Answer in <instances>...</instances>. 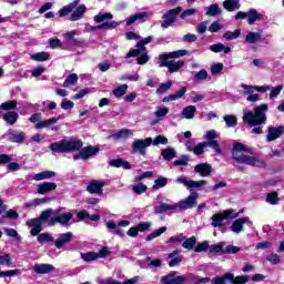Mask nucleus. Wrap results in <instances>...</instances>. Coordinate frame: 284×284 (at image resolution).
I'll return each instance as SVG.
<instances>
[{
  "instance_id": "1",
  "label": "nucleus",
  "mask_w": 284,
  "mask_h": 284,
  "mask_svg": "<svg viewBox=\"0 0 284 284\" xmlns=\"http://www.w3.org/2000/svg\"><path fill=\"white\" fill-rule=\"evenodd\" d=\"M49 150L53 152V154H70V152H79L73 155L74 161H79L82 159L83 161H88V159L95 156L101 152V148L99 146H84L83 141L81 139H63L59 142H53L49 145Z\"/></svg>"
},
{
  "instance_id": "2",
  "label": "nucleus",
  "mask_w": 284,
  "mask_h": 284,
  "mask_svg": "<svg viewBox=\"0 0 284 284\" xmlns=\"http://www.w3.org/2000/svg\"><path fill=\"white\" fill-rule=\"evenodd\" d=\"M270 110V105L263 103L261 105L254 106L253 111H247L243 114V123H247L248 128H253L251 134H263V128L267 122V115L265 112Z\"/></svg>"
},
{
  "instance_id": "3",
  "label": "nucleus",
  "mask_w": 284,
  "mask_h": 284,
  "mask_svg": "<svg viewBox=\"0 0 284 284\" xmlns=\"http://www.w3.org/2000/svg\"><path fill=\"white\" fill-rule=\"evenodd\" d=\"M239 152H246V154H254L253 149L247 148V145L241 142H235L231 151L232 159L233 161H235V163L251 165L252 168H267V163H265L264 160H261L252 155H245V154L240 155Z\"/></svg>"
},
{
  "instance_id": "4",
  "label": "nucleus",
  "mask_w": 284,
  "mask_h": 284,
  "mask_svg": "<svg viewBox=\"0 0 284 284\" xmlns=\"http://www.w3.org/2000/svg\"><path fill=\"white\" fill-rule=\"evenodd\" d=\"M250 281V277L245 275L234 276V273H224L222 276H215L212 278L211 284H245Z\"/></svg>"
},
{
  "instance_id": "5",
  "label": "nucleus",
  "mask_w": 284,
  "mask_h": 284,
  "mask_svg": "<svg viewBox=\"0 0 284 284\" xmlns=\"http://www.w3.org/2000/svg\"><path fill=\"white\" fill-rule=\"evenodd\" d=\"M239 216V213H234V211L225 210L223 213H216L211 217L212 227H225V224L221 223L222 221H225V219L234 220Z\"/></svg>"
},
{
  "instance_id": "6",
  "label": "nucleus",
  "mask_w": 284,
  "mask_h": 284,
  "mask_svg": "<svg viewBox=\"0 0 284 284\" xmlns=\"http://www.w3.org/2000/svg\"><path fill=\"white\" fill-rule=\"evenodd\" d=\"M152 145V138H146L145 140H135L132 144L133 152H138V154H142L145 156L148 154L146 149Z\"/></svg>"
},
{
  "instance_id": "7",
  "label": "nucleus",
  "mask_w": 284,
  "mask_h": 284,
  "mask_svg": "<svg viewBox=\"0 0 284 284\" xmlns=\"http://www.w3.org/2000/svg\"><path fill=\"white\" fill-rule=\"evenodd\" d=\"M187 281L186 275L176 276V272H171L161 277L160 283L162 284H183Z\"/></svg>"
},
{
  "instance_id": "8",
  "label": "nucleus",
  "mask_w": 284,
  "mask_h": 284,
  "mask_svg": "<svg viewBox=\"0 0 284 284\" xmlns=\"http://www.w3.org/2000/svg\"><path fill=\"white\" fill-rule=\"evenodd\" d=\"M196 199H199V193L193 192L185 200L180 201L178 207H180V210H193V207L199 205Z\"/></svg>"
},
{
  "instance_id": "9",
  "label": "nucleus",
  "mask_w": 284,
  "mask_h": 284,
  "mask_svg": "<svg viewBox=\"0 0 284 284\" xmlns=\"http://www.w3.org/2000/svg\"><path fill=\"white\" fill-rule=\"evenodd\" d=\"M26 225L28 227H32L30 231L31 236H39V234L43 232V224L41 220L38 217L27 220Z\"/></svg>"
},
{
  "instance_id": "10",
  "label": "nucleus",
  "mask_w": 284,
  "mask_h": 284,
  "mask_svg": "<svg viewBox=\"0 0 284 284\" xmlns=\"http://www.w3.org/2000/svg\"><path fill=\"white\" fill-rule=\"evenodd\" d=\"M103 187H105V181L91 180L87 186L89 194H103Z\"/></svg>"
},
{
  "instance_id": "11",
  "label": "nucleus",
  "mask_w": 284,
  "mask_h": 284,
  "mask_svg": "<svg viewBox=\"0 0 284 284\" xmlns=\"http://www.w3.org/2000/svg\"><path fill=\"white\" fill-rule=\"evenodd\" d=\"M77 30L68 31L67 33H64L65 43H68V45H71L72 48H81V45H83V41L74 38L77 37Z\"/></svg>"
},
{
  "instance_id": "12",
  "label": "nucleus",
  "mask_w": 284,
  "mask_h": 284,
  "mask_svg": "<svg viewBox=\"0 0 284 284\" xmlns=\"http://www.w3.org/2000/svg\"><path fill=\"white\" fill-rule=\"evenodd\" d=\"M72 239H74V234H72V232L60 234V237L54 241L57 250H61L63 245H68V243H71Z\"/></svg>"
},
{
  "instance_id": "13",
  "label": "nucleus",
  "mask_w": 284,
  "mask_h": 284,
  "mask_svg": "<svg viewBox=\"0 0 284 284\" xmlns=\"http://www.w3.org/2000/svg\"><path fill=\"white\" fill-rule=\"evenodd\" d=\"M284 134V126H268V133L266 135L267 141H276L280 136Z\"/></svg>"
},
{
  "instance_id": "14",
  "label": "nucleus",
  "mask_w": 284,
  "mask_h": 284,
  "mask_svg": "<svg viewBox=\"0 0 284 284\" xmlns=\"http://www.w3.org/2000/svg\"><path fill=\"white\" fill-rule=\"evenodd\" d=\"M194 172L200 176H210L212 174V165L210 163H200L194 166Z\"/></svg>"
},
{
  "instance_id": "15",
  "label": "nucleus",
  "mask_w": 284,
  "mask_h": 284,
  "mask_svg": "<svg viewBox=\"0 0 284 284\" xmlns=\"http://www.w3.org/2000/svg\"><path fill=\"white\" fill-rule=\"evenodd\" d=\"M57 190V183L54 182H42L38 185V194H50Z\"/></svg>"
},
{
  "instance_id": "16",
  "label": "nucleus",
  "mask_w": 284,
  "mask_h": 284,
  "mask_svg": "<svg viewBox=\"0 0 284 284\" xmlns=\"http://www.w3.org/2000/svg\"><path fill=\"white\" fill-rule=\"evenodd\" d=\"M185 92H187V88L182 87L178 92L174 94L166 95L162 99V103H170V101H176L179 99H183L185 97Z\"/></svg>"
},
{
  "instance_id": "17",
  "label": "nucleus",
  "mask_w": 284,
  "mask_h": 284,
  "mask_svg": "<svg viewBox=\"0 0 284 284\" xmlns=\"http://www.w3.org/2000/svg\"><path fill=\"white\" fill-rule=\"evenodd\" d=\"M36 274H52L54 272V265L52 264H36L33 266Z\"/></svg>"
},
{
  "instance_id": "18",
  "label": "nucleus",
  "mask_w": 284,
  "mask_h": 284,
  "mask_svg": "<svg viewBox=\"0 0 284 284\" xmlns=\"http://www.w3.org/2000/svg\"><path fill=\"white\" fill-rule=\"evenodd\" d=\"M250 222V217H240L233 222L231 225V232H235V234H241L243 232V225Z\"/></svg>"
},
{
  "instance_id": "19",
  "label": "nucleus",
  "mask_w": 284,
  "mask_h": 284,
  "mask_svg": "<svg viewBox=\"0 0 284 284\" xmlns=\"http://www.w3.org/2000/svg\"><path fill=\"white\" fill-rule=\"evenodd\" d=\"M120 23L116 21L103 22L102 24L91 27V32H97V30H116Z\"/></svg>"
},
{
  "instance_id": "20",
  "label": "nucleus",
  "mask_w": 284,
  "mask_h": 284,
  "mask_svg": "<svg viewBox=\"0 0 284 284\" xmlns=\"http://www.w3.org/2000/svg\"><path fill=\"white\" fill-rule=\"evenodd\" d=\"M247 23L248 26H254L256 21H263V13H258L256 9H248L247 11Z\"/></svg>"
},
{
  "instance_id": "21",
  "label": "nucleus",
  "mask_w": 284,
  "mask_h": 284,
  "mask_svg": "<svg viewBox=\"0 0 284 284\" xmlns=\"http://www.w3.org/2000/svg\"><path fill=\"white\" fill-rule=\"evenodd\" d=\"M183 8L176 7L174 9L169 10L166 13L163 14V19H166L170 23H174L176 21V17L181 14Z\"/></svg>"
},
{
  "instance_id": "22",
  "label": "nucleus",
  "mask_w": 284,
  "mask_h": 284,
  "mask_svg": "<svg viewBox=\"0 0 284 284\" xmlns=\"http://www.w3.org/2000/svg\"><path fill=\"white\" fill-rule=\"evenodd\" d=\"M2 119L9 125H14V123L19 121V113H17V111H8L7 113L3 114Z\"/></svg>"
},
{
  "instance_id": "23",
  "label": "nucleus",
  "mask_w": 284,
  "mask_h": 284,
  "mask_svg": "<svg viewBox=\"0 0 284 284\" xmlns=\"http://www.w3.org/2000/svg\"><path fill=\"white\" fill-rule=\"evenodd\" d=\"M85 4H81L72 13L70 17V21H79L81 19H83V14H85Z\"/></svg>"
},
{
  "instance_id": "24",
  "label": "nucleus",
  "mask_w": 284,
  "mask_h": 284,
  "mask_svg": "<svg viewBox=\"0 0 284 284\" xmlns=\"http://www.w3.org/2000/svg\"><path fill=\"white\" fill-rule=\"evenodd\" d=\"M10 143H23L26 141V133L13 131L8 139Z\"/></svg>"
},
{
  "instance_id": "25",
  "label": "nucleus",
  "mask_w": 284,
  "mask_h": 284,
  "mask_svg": "<svg viewBox=\"0 0 284 284\" xmlns=\"http://www.w3.org/2000/svg\"><path fill=\"white\" fill-rule=\"evenodd\" d=\"M194 114H196L195 105H187L182 110L181 118L182 119H194Z\"/></svg>"
},
{
  "instance_id": "26",
  "label": "nucleus",
  "mask_w": 284,
  "mask_h": 284,
  "mask_svg": "<svg viewBox=\"0 0 284 284\" xmlns=\"http://www.w3.org/2000/svg\"><path fill=\"white\" fill-rule=\"evenodd\" d=\"M74 216V214H72L71 212L61 214L58 217V223H60V225H64V227H70V221H72V217Z\"/></svg>"
},
{
  "instance_id": "27",
  "label": "nucleus",
  "mask_w": 284,
  "mask_h": 284,
  "mask_svg": "<svg viewBox=\"0 0 284 284\" xmlns=\"http://www.w3.org/2000/svg\"><path fill=\"white\" fill-rule=\"evenodd\" d=\"M30 59H32V61H37L38 63H43V61H48L50 59V53L45 51H41L34 54H31Z\"/></svg>"
},
{
  "instance_id": "28",
  "label": "nucleus",
  "mask_w": 284,
  "mask_h": 284,
  "mask_svg": "<svg viewBox=\"0 0 284 284\" xmlns=\"http://www.w3.org/2000/svg\"><path fill=\"white\" fill-rule=\"evenodd\" d=\"M239 3H241V0H225L223 2V8L227 12H234V10H237Z\"/></svg>"
},
{
  "instance_id": "29",
  "label": "nucleus",
  "mask_w": 284,
  "mask_h": 284,
  "mask_svg": "<svg viewBox=\"0 0 284 284\" xmlns=\"http://www.w3.org/2000/svg\"><path fill=\"white\" fill-rule=\"evenodd\" d=\"M210 50L215 53L224 52V54H230V52H232V48L225 47L223 43L212 44Z\"/></svg>"
},
{
  "instance_id": "30",
  "label": "nucleus",
  "mask_w": 284,
  "mask_h": 284,
  "mask_svg": "<svg viewBox=\"0 0 284 284\" xmlns=\"http://www.w3.org/2000/svg\"><path fill=\"white\" fill-rule=\"evenodd\" d=\"M161 154L164 161H172V159L176 158V151L172 146H168L166 149H163Z\"/></svg>"
},
{
  "instance_id": "31",
  "label": "nucleus",
  "mask_w": 284,
  "mask_h": 284,
  "mask_svg": "<svg viewBox=\"0 0 284 284\" xmlns=\"http://www.w3.org/2000/svg\"><path fill=\"white\" fill-rule=\"evenodd\" d=\"M57 176L54 171H42L34 175V181H45L47 179H52Z\"/></svg>"
},
{
  "instance_id": "32",
  "label": "nucleus",
  "mask_w": 284,
  "mask_h": 284,
  "mask_svg": "<svg viewBox=\"0 0 284 284\" xmlns=\"http://www.w3.org/2000/svg\"><path fill=\"white\" fill-rule=\"evenodd\" d=\"M59 122V118H51L49 120L40 121L36 123V130H42V128H50V125H54V123Z\"/></svg>"
},
{
  "instance_id": "33",
  "label": "nucleus",
  "mask_w": 284,
  "mask_h": 284,
  "mask_svg": "<svg viewBox=\"0 0 284 284\" xmlns=\"http://www.w3.org/2000/svg\"><path fill=\"white\" fill-rule=\"evenodd\" d=\"M145 17H148V12H140V13L130 16L129 18H126V26H133V23H136V21H141L142 19H145Z\"/></svg>"
},
{
  "instance_id": "34",
  "label": "nucleus",
  "mask_w": 284,
  "mask_h": 284,
  "mask_svg": "<svg viewBox=\"0 0 284 284\" xmlns=\"http://www.w3.org/2000/svg\"><path fill=\"white\" fill-rule=\"evenodd\" d=\"M112 19H114V16H112V13L104 12L94 16L93 21H95V23H103L104 21H112Z\"/></svg>"
},
{
  "instance_id": "35",
  "label": "nucleus",
  "mask_w": 284,
  "mask_h": 284,
  "mask_svg": "<svg viewBox=\"0 0 284 284\" xmlns=\"http://www.w3.org/2000/svg\"><path fill=\"white\" fill-rule=\"evenodd\" d=\"M171 210H176V205L162 203L159 206L154 207L155 214H163V212H170Z\"/></svg>"
},
{
  "instance_id": "36",
  "label": "nucleus",
  "mask_w": 284,
  "mask_h": 284,
  "mask_svg": "<svg viewBox=\"0 0 284 284\" xmlns=\"http://www.w3.org/2000/svg\"><path fill=\"white\" fill-rule=\"evenodd\" d=\"M18 104L19 102H17V100H8L0 105V110H3L4 112H10V110H17Z\"/></svg>"
},
{
  "instance_id": "37",
  "label": "nucleus",
  "mask_w": 284,
  "mask_h": 284,
  "mask_svg": "<svg viewBox=\"0 0 284 284\" xmlns=\"http://www.w3.org/2000/svg\"><path fill=\"white\" fill-rule=\"evenodd\" d=\"M261 37H262L261 33L251 31L246 34L245 42L246 43H258V41H261Z\"/></svg>"
},
{
  "instance_id": "38",
  "label": "nucleus",
  "mask_w": 284,
  "mask_h": 284,
  "mask_svg": "<svg viewBox=\"0 0 284 284\" xmlns=\"http://www.w3.org/2000/svg\"><path fill=\"white\" fill-rule=\"evenodd\" d=\"M164 232H168V226H162L155 231H153L151 234H149L145 237L146 242L153 241V239H158V236H161V234H164Z\"/></svg>"
},
{
  "instance_id": "39",
  "label": "nucleus",
  "mask_w": 284,
  "mask_h": 284,
  "mask_svg": "<svg viewBox=\"0 0 284 284\" xmlns=\"http://www.w3.org/2000/svg\"><path fill=\"white\" fill-rule=\"evenodd\" d=\"M278 201H281L278 192L274 191L266 194V203H270V205H278Z\"/></svg>"
},
{
  "instance_id": "40",
  "label": "nucleus",
  "mask_w": 284,
  "mask_h": 284,
  "mask_svg": "<svg viewBox=\"0 0 284 284\" xmlns=\"http://www.w3.org/2000/svg\"><path fill=\"white\" fill-rule=\"evenodd\" d=\"M38 243L43 245V243H54V237L50 233H41L38 235Z\"/></svg>"
},
{
  "instance_id": "41",
  "label": "nucleus",
  "mask_w": 284,
  "mask_h": 284,
  "mask_svg": "<svg viewBox=\"0 0 284 284\" xmlns=\"http://www.w3.org/2000/svg\"><path fill=\"white\" fill-rule=\"evenodd\" d=\"M106 227L109 230H114L113 234H115L116 236H121V239H123V236H125V233H123V230L116 227V223L114 221H109L106 223Z\"/></svg>"
},
{
  "instance_id": "42",
  "label": "nucleus",
  "mask_w": 284,
  "mask_h": 284,
  "mask_svg": "<svg viewBox=\"0 0 284 284\" xmlns=\"http://www.w3.org/2000/svg\"><path fill=\"white\" fill-rule=\"evenodd\" d=\"M212 254H225V248H223V244L209 245V256Z\"/></svg>"
},
{
  "instance_id": "43",
  "label": "nucleus",
  "mask_w": 284,
  "mask_h": 284,
  "mask_svg": "<svg viewBox=\"0 0 284 284\" xmlns=\"http://www.w3.org/2000/svg\"><path fill=\"white\" fill-rule=\"evenodd\" d=\"M221 13H222V11L217 3H213V4L209 6L207 11H206L207 17H216Z\"/></svg>"
},
{
  "instance_id": "44",
  "label": "nucleus",
  "mask_w": 284,
  "mask_h": 284,
  "mask_svg": "<svg viewBox=\"0 0 284 284\" xmlns=\"http://www.w3.org/2000/svg\"><path fill=\"white\" fill-rule=\"evenodd\" d=\"M185 65V62L184 61H178V62H170L169 63V72L170 74H173V72H179V70H181L182 67Z\"/></svg>"
},
{
  "instance_id": "45",
  "label": "nucleus",
  "mask_w": 284,
  "mask_h": 284,
  "mask_svg": "<svg viewBox=\"0 0 284 284\" xmlns=\"http://www.w3.org/2000/svg\"><path fill=\"white\" fill-rule=\"evenodd\" d=\"M130 134H132V131L130 129H122L120 131H118L116 133L111 135V139H128V136H130Z\"/></svg>"
},
{
  "instance_id": "46",
  "label": "nucleus",
  "mask_w": 284,
  "mask_h": 284,
  "mask_svg": "<svg viewBox=\"0 0 284 284\" xmlns=\"http://www.w3.org/2000/svg\"><path fill=\"white\" fill-rule=\"evenodd\" d=\"M77 81H79V75H77V73H71L64 80L63 88H70V85H74Z\"/></svg>"
},
{
  "instance_id": "47",
  "label": "nucleus",
  "mask_w": 284,
  "mask_h": 284,
  "mask_svg": "<svg viewBox=\"0 0 284 284\" xmlns=\"http://www.w3.org/2000/svg\"><path fill=\"white\" fill-rule=\"evenodd\" d=\"M126 93L128 84H121L120 87L113 90V97H116V99H120V97H125Z\"/></svg>"
},
{
  "instance_id": "48",
  "label": "nucleus",
  "mask_w": 284,
  "mask_h": 284,
  "mask_svg": "<svg viewBox=\"0 0 284 284\" xmlns=\"http://www.w3.org/2000/svg\"><path fill=\"white\" fill-rule=\"evenodd\" d=\"M196 245V236H191L189 239H186L183 243H182V247H184V250H194V246Z\"/></svg>"
},
{
  "instance_id": "49",
  "label": "nucleus",
  "mask_w": 284,
  "mask_h": 284,
  "mask_svg": "<svg viewBox=\"0 0 284 284\" xmlns=\"http://www.w3.org/2000/svg\"><path fill=\"white\" fill-rule=\"evenodd\" d=\"M168 185V178L160 176L154 181L152 190H161V187H165Z\"/></svg>"
},
{
  "instance_id": "50",
  "label": "nucleus",
  "mask_w": 284,
  "mask_h": 284,
  "mask_svg": "<svg viewBox=\"0 0 284 284\" xmlns=\"http://www.w3.org/2000/svg\"><path fill=\"white\" fill-rule=\"evenodd\" d=\"M50 216H52V209H47L40 213V216L38 219L40 220L42 225H45Z\"/></svg>"
},
{
  "instance_id": "51",
  "label": "nucleus",
  "mask_w": 284,
  "mask_h": 284,
  "mask_svg": "<svg viewBox=\"0 0 284 284\" xmlns=\"http://www.w3.org/2000/svg\"><path fill=\"white\" fill-rule=\"evenodd\" d=\"M210 250V242L203 241L201 243H197V245L194 248L195 254H201V252H207Z\"/></svg>"
},
{
  "instance_id": "52",
  "label": "nucleus",
  "mask_w": 284,
  "mask_h": 284,
  "mask_svg": "<svg viewBox=\"0 0 284 284\" xmlns=\"http://www.w3.org/2000/svg\"><path fill=\"white\" fill-rule=\"evenodd\" d=\"M241 37V29H236L234 32L226 31L223 36L226 41H234V39H239Z\"/></svg>"
},
{
  "instance_id": "53",
  "label": "nucleus",
  "mask_w": 284,
  "mask_h": 284,
  "mask_svg": "<svg viewBox=\"0 0 284 284\" xmlns=\"http://www.w3.org/2000/svg\"><path fill=\"white\" fill-rule=\"evenodd\" d=\"M193 284H206L210 283L212 280L210 277H201L199 275H189Z\"/></svg>"
},
{
  "instance_id": "54",
  "label": "nucleus",
  "mask_w": 284,
  "mask_h": 284,
  "mask_svg": "<svg viewBox=\"0 0 284 284\" xmlns=\"http://www.w3.org/2000/svg\"><path fill=\"white\" fill-rule=\"evenodd\" d=\"M81 258L85 263H92V261H97L99 257L97 256V252H87V253H81Z\"/></svg>"
},
{
  "instance_id": "55",
  "label": "nucleus",
  "mask_w": 284,
  "mask_h": 284,
  "mask_svg": "<svg viewBox=\"0 0 284 284\" xmlns=\"http://www.w3.org/2000/svg\"><path fill=\"white\" fill-rule=\"evenodd\" d=\"M206 146L212 148L216 154H223V150L221 149V144H219V141L211 140L206 142Z\"/></svg>"
},
{
  "instance_id": "56",
  "label": "nucleus",
  "mask_w": 284,
  "mask_h": 284,
  "mask_svg": "<svg viewBox=\"0 0 284 284\" xmlns=\"http://www.w3.org/2000/svg\"><path fill=\"white\" fill-rule=\"evenodd\" d=\"M0 265H4L6 267H12V257L10 254L6 253L4 255H0Z\"/></svg>"
},
{
  "instance_id": "57",
  "label": "nucleus",
  "mask_w": 284,
  "mask_h": 284,
  "mask_svg": "<svg viewBox=\"0 0 284 284\" xmlns=\"http://www.w3.org/2000/svg\"><path fill=\"white\" fill-rule=\"evenodd\" d=\"M170 88H172V80H169V81L160 84V87L156 89V93L163 94V93L168 92V90H170Z\"/></svg>"
},
{
  "instance_id": "58",
  "label": "nucleus",
  "mask_w": 284,
  "mask_h": 284,
  "mask_svg": "<svg viewBox=\"0 0 284 284\" xmlns=\"http://www.w3.org/2000/svg\"><path fill=\"white\" fill-rule=\"evenodd\" d=\"M205 148H207L206 142H201L199 143L194 149H193V154L196 156H201L205 152Z\"/></svg>"
},
{
  "instance_id": "59",
  "label": "nucleus",
  "mask_w": 284,
  "mask_h": 284,
  "mask_svg": "<svg viewBox=\"0 0 284 284\" xmlns=\"http://www.w3.org/2000/svg\"><path fill=\"white\" fill-rule=\"evenodd\" d=\"M132 191L134 192V194H145V192H148V185H145L143 183L133 185Z\"/></svg>"
},
{
  "instance_id": "60",
  "label": "nucleus",
  "mask_w": 284,
  "mask_h": 284,
  "mask_svg": "<svg viewBox=\"0 0 284 284\" xmlns=\"http://www.w3.org/2000/svg\"><path fill=\"white\" fill-rule=\"evenodd\" d=\"M159 59L161 61L160 63V68H168L171 63V61H169L170 59V53H163L159 55Z\"/></svg>"
},
{
  "instance_id": "61",
  "label": "nucleus",
  "mask_w": 284,
  "mask_h": 284,
  "mask_svg": "<svg viewBox=\"0 0 284 284\" xmlns=\"http://www.w3.org/2000/svg\"><path fill=\"white\" fill-rule=\"evenodd\" d=\"M223 72V63H215L211 65V74L216 77V74H221Z\"/></svg>"
},
{
  "instance_id": "62",
  "label": "nucleus",
  "mask_w": 284,
  "mask_h": 284,
  "mask_svg": "<svg viewBox=\"0 0 284 284\" xmlns=\"http://www.w3.org/2000/svg\"><path fill=\"white\" fill-rule=\"evenodd\" d=\"M168 138L164 135H158L154 140H152L153 145H168Z\"/></svg>"
},
{
  "instance_id": "63",
  "label": "nucleus",
  "mask_w": 284,
  "mask_h": 284,
  "mask_svg": "<svg viewBox=\"0 0 284 284\" xmlns=\"http://www.w3.org/2000/svg\"><path fill=\"white\" fill-rule=\"evenodd\" d=\"M187 54V50L182 49L178 51H173L169 53L170 59H181V57H185Z\"/></svg>"
},
{
  "instance_id": "64",
  "label": "nucleus",
  "mask_w": 284,
  "mask_h": 284,
  "mask_svg": "<svg viewBox=\"0 0 284 284\" xmlns=\"http://www.w3.org/2000/svg\"><path fill=\"white\" fill-rule=\"evenodd\" d=\"M224 121L227 128H236V118L234 115H225Z\"/></svg>"
}]
</instances>
